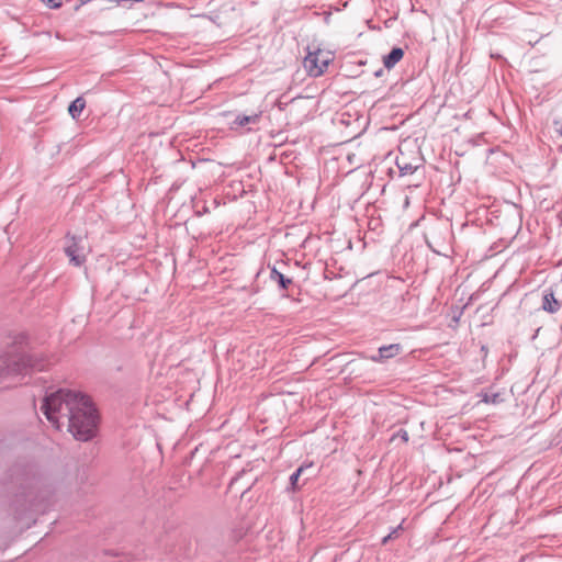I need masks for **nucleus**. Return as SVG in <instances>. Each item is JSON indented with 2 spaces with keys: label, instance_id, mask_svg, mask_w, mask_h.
<instances>
[{
  "label": "nucleus",
  "instance_id": "f257e3e1",
  "mask_svg": "<svg viewBox=\"0 0 562 562\" xmlns=\"http://www.w3.org/2000/svg\"><path fill=\"white\" fill-rule=\"evenodd\" d=\"M41 409L56 429L67 424L68 431L77 440L88 441L94 436L95 408L86 395L69 390H58L45 396Z\"/></svg>",
  "mask_w": 562,
  "mask_h": 562
},
{
  "label": "nucleus",
  "instance_id": "f03ea898",
  "mask_svg": "<svg viewBox=\"0 0 562 562\" xmlns=\"http://www.w3.org/2000/svg\"><path fill=\"white\" fill-rule=\"evenodd\" d=\"M46 366V361L37 355L26 356L22 350H14L0 357V378L19 375L26 367L42 371Z\"/></svg>",
  "mask_w": 562,
  "mask_h": 562
},
{
  "label": "nucleus",
  "instance_id": "7ed1b4c3",
  "mask_svg": "<svg viewBox=\"0 0 562 562\" xmlns=\"http://www.w3.org/2000/svg\"><path fill=\"white\" fill-rule=\"evenodd\" d=\"M330 61L331 57L329 53L317 48L315 50H308L303 60V65L310 76L319 77L324 74Z\"/></svg>",
  "mask_w": 562,
  "mask_h": 562
},
{
  "label": "nucleus",
  "instance_id": "20e7f679",
  "mask_svg": "<svg viewBox=\"0 0 562 562\" xmlns=\"http://www.w3.org/2000/svg\"><path fill=\"white\" fill-rule=\"evenodd\" d=\"M65 252L74 266L79 267L83 265L86 261L83 238L76 236L69 237L65 246Z\"/></svg>",
  "mask_w": 562,
  "mask_h": 562
},
{
  "label": "nucleus",
  "instance_id": "39448f33",
  "mask_svg": "<svg viewBox=\"0 0 562 562\" xmlns=\"http://www.w3.org/2000/svg\"><path fill=\"white\" fill-rule=\"evenodd\" d=\"M401 351V346L398 344H392L387 346H382L379 348L378 353L371 356L370 359L374 362H381L386 359L393 358L398 355Z\"/></svg>",
  "mask_w": 562,
  "mask_h": 562
},
{
  "label": "nucleus",
  "instance_id": "423d86ee",
  "mask_svg": "<svg viewBox=\"0 0 562 562\" xmlns=\"http://www.w3.org/2000/svg\"><path fill=\"white\" fill-rule=\"evenodd\" d=\"M404 56V50L401 47H394L387 55L383 57V65L385 68H393Z\"/></svg>",
  "mask_w": 562,
  "mask_h": 562
},
{
  "label": "nucleus",
  "instance_id": "0eeeda50",
  "mask_svg": "<svg viewBox=\"0 0 562 562\" xmlns=\"http://www.w3.org/2000/svg\"><path fill=\"white\" fill-rule=\"evenodd\" d=\"M541 307L544 312L553 314L559 311L560 303L553 293H546L542 297Z\"/></svg>",
  "mask_w": 562,
  "mask_h": 562
},
{
  "label": "nucleus",
  "instance_id": "6e6552de",
  "mask_svg": "<svg viewBox=\"0 0 562 562\" xmlns=\"http://www.w3.org/2000/svg\"><path fill=\"white\" fill-rule=\"evenodd\" d=\"M396 166L400 170L401 176L412 175L417 169V166L408 162L403 155L396 158Z\"/></svg>",
  "mask_w": 562,
  "mask_h": 562
},
{
  "label": "nucleus",
  "instance_id": "1a4fd4ad",
  "mask_svg": "<svg viewBox=\"0 0 562 562\" xmlns=\"http://www.w3.org/2000/svg\"><path fill=\"white\" fill-rule=\"evenodd\" d=\"M85 106H86L85 99L82 97H78L70 103V105L68 108V112L72 119H77L80 116Z\"/></svg>",
  "mask_w": 562,
  "mask_h": 562
},
{
  "label": "nucleus",
  "instance_id": "9d476101",
  "mask_svg": "<svg viewBox=\"0 0 562 562\" xmlns=\"http://www.w3.org/2000/svg\"><path fill=\"white\" fill-rule=\"evenodd\" d=\"M260 116L259 114H251V115H237L235 121H234V124L236 126H240V127H244L248 124H256L258 123Z\"/></svg>",
  "mask_w": 562,
  "mask_h": 562
},
{
  "label": "nucleus",
  "instance_id": "9b49d317",
  "mask_svg": "<svg viewBox=\"0 0 562 562\" xmlns=\"http://www.w3.org/2000/svg\"><path fill=\"white\" fill-rule=\"evenodd\" d=\"M313 468L312 464L302 465L291 476L290 482L293 488L299 487V479L301 475L305 474L306 471L311 470Z\"/></svg>",
  "mask_w": 562,
  "mask_h": 562
},
{
  "label": "nucleus",
  "instance_id": "f8f14e48",
  "mask_svg": "<svg viewBox=\"0 0 562 562\" xmlns=\"http://www.w3.org/2000/svg\"><path fill=\"white\" fill-rule=\"evenodd\" d=\"M271 279L279 283L282 289H286L288 284L291 283V280L285 278L281 272L277 269H272Z\"/></svg>",
  "mask_w": 562,
  "mask_h": 562
},
{
  "label": "nucleus",
  "instance_id": "ddd939ff",
  "mask_svg": "<svg viewBox=\"0 0 562 562\" xmlns=\"http://www.w3.org/2000/svg\"><path fill=\"white\" fill-rule=\"evenodd\" d=\"M43 2L52 9H57L61 5V0H43Z\"/></svg>",
  "mask_w": 562,
  "mask_h": 562
},
{
  "label": "nucleus",
  "instance_id": "4468645a",
  "mask_svg": "<svg viewBox=\"0 0 562 562\" xmlns=\"http://www.w3.org/2000/svg\"><path fill=\"white\" fill-rule=\"evenodd\" d=\"M497 398H498L497 394H493V395L485 394L483 397V402L495 404L497 402Z\"/></svg>",
  "mask_w": 562,
  "mask_h": 562
},
{
  "label": "nucleus",
  "instance_id": "2eb2a0df",
  "mask_svg": "<svg viewBox=\"0 0 562 562\" xmlns=\"http://www.w3.org/2000/svg\"><path fill=\"white\" fill-rule=\"evenodd\" d=\"M26 339H27L26 335H24V334H19V335L15 337L14 344H15V345H22L24 341H26Z\"/></svg>",
  "mask_w": 562,
  "mask_h": 562
},
{
  "label": "nucleus",
  "instance_id": "dca6fc26",
  "mask_svg": "<svg viewBox=\"0 0 562 562\" xmlns=\"http://www.w3.org/2000/svg\"><path fill=\"white\" fill-rule=\"evenodd\" d=\"M397 529H394L391 533H389L387 536H385L383 539H382V543L385 544L390 539H392L394 537V535L396 533Z\"/></svg>",
  "mask_w": 562,
  "mask_h": 562
},
{
  "label": "nucleus",
  "instance_id": "f3484780",
  "mask_svg": "<svg viewBox=\"0 0 562 562\" xmlns=\"http://www.w3.org/2000/svg\"><path fill=\"white\" fill-rule=\"evenodd\" d=\"M400 434H401V437H402L403 440H405V441L408 440V435H407V432L405 430H401Z\"/></svg>",
  "mask_w": 562,
  "mask_h": 562
},
{
  "label": "nucleus",
  "instance_id": "a211bd4d",
  "mask_svg": "<svg viewBox=\"0 0 562 562\" xmlns=\"http://www.w3.org/2000/svg\"><path fill=\"white\" fill-rule=\"evenodd\" d=\"M382 72H383V70H382V69H380V70H378V71L375 72V76H376V77H379V76H381V75H382Z\"/></svg>",
  "mask_w": 562,
  "mask_h": 562
},
{
  "label": "nucleus",
  "instance_id": "6ab92c4d",
  "mask_svg": "<svg viewBox=\"0 0 562 562\" xmlns=\"http://www.w3.org/2000/svg\"><path fill=\"white\" fill-rule=\"evenodd\" d=\"M559 132L560 135H562V126L560 128L557 130Z\"/></svg>",
  "mask_w": 562,
  "mask_h": 562
}]
</instances>
